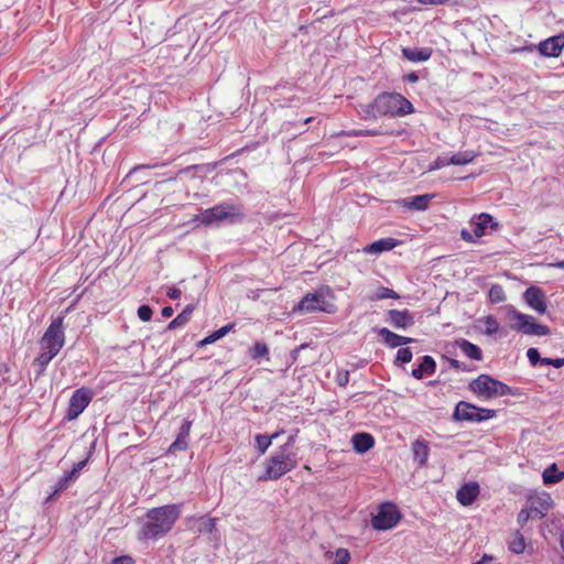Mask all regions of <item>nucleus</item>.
<instances>
[{
  "mask_svg": "<svg viewBox=\"0 0 564 564\" xmlns=\"http://www.w3.org/2000/svg\"><path fill=\"white\" fill-rule=\"evenodd\" d=\"M544 485H554L564 479V471L557 468L555 463L551 464L542 474Z\"/></svg>",
  "mask_w": 564,
  "mask_h": 564,
  "instance_id": "393cba45",
  "label": "nucleus"
},
{
  "mask_svg": "<svg viewBox=\"0 0 564 564\" xmlns=\"http://www.w3.org/2000/svg\"><path fill=\"white\" fill-rule=\"evenodd\" d=\"M542 366H553L562 368L564 366V358H543Z\"/></svg>",
  "mask_w": 564,
  "mask_h": 564,
  "instance_id": "c03bdc74",
  "label": "nucleus"
},
{
  "mask_svg": "<svg viewBox=\"0 0 564 564\" xmlns=\"http://www.w3.org/2000/svg\"><path fill=\"white\" fill-rule=\"evenodd\" d=\"M349 375L348 372H345L343 376H338L337 381L339 386H346L348 383Z\"/></svg>",
  "mask_w": 564,
  "mask_h": 564,
  "instance_id": "4d7b16f0",
  "label": "nucleus"
},
{
  "mask_svg": "<svg viewBox=\"0 0 564 564\" xmlns=\"http://www.w3.org/2000/svg\"><path fill=\"white\" fill-rule=\"evenodd\" d=\"M297 466L296 453L278 449L267 460L264 474L259 476V481L278 480Z\"/></svg>",
  "mask_w": 564,
  "mask_h": 564,
  "instance_id": "7ed1b4c3",
  "label": "nucleus"
},
{
  "mask_svg": "<svg viewBox=\"0 0 564 564\" xmlns=\"http://www.w3.org/2000/svg\"><path fill=\"white\" fill-rule=\"evenodd\" d=\"M564 47V35L551 36L539 44V51L547 57H557Z\"/></svg>",
  "mask_w": 564,
  "mask_h": 564,
  "instance_id": "dca6fc26",
  "label": "nucleus"
},
{
  "mask_svg": "<svg viewBox=\"0 0 564 564\" xmlns=\"http://www.w3.org/2000/svg\"><path fill=\"white\" fill-rule=\"evenodd\" d=\"M413 459L419 466H425L427 463L430 447L429 442L423 438H417L412 444Z\"/></svg>",
  "mask_w": 564,
  "mask_h": 564,
  "instance_id": "aec40b11",
  "label": "nucleus"
},
{
  "mask_svg": "<svg viewBox=\"0 0 564 564\" xmlns=\"http://www.w3.org/2000/svg\"><path fill=\"white\" fill-rule=\"evenodd\" d=\"M436 370V362L431 356H423L417 368L412 370V376L420 380L424 375L431 376Z\"/></svg>",
  "mask_w": 564,
  "mask_h": 564,
  "instance_id": "b1692460",
  "label": "nucleus"
},
{
  "mask_svg": "<svg viewBox=\"0 0 564 564\" xmlns=\"http://www.w3.org/2000/svg\"><path fill=\"white\" fill-rule=\"evenodd\" d=\"M508 316L510 319L516 321V324L512 325V328L525 335L545 336L551 332L546 325L536 323L533 316L518 312L513 307L509 308Z\"/></svg>",
  "mask_w": 564,
  "mask_h": 564,
  "instance_id": "423d86ee",
  "label": "nucleus"
},
{
  "mask_svg": "<svg viewBox=\"0 0 564 564\" xmlns=\"http://www.w3.org/2000/svg\"><path fill=\"white\" fill-rule=\"evenodd\" d=\"M350 554L346 549H338L335 552V561L333 564H348Z\"/></svg>",
  "mask_w": 564,
  "mask_h": 564,
  "instance_id": "ea45409f",
  "label": "nucleus"
},
{
  "mask_svg": "<svg viewBox=\"0 0 564 564\" xmlns=\"http://www.w3.org/2000/svg\"><path fill=\"white\" fill-rule=\"evenodd\" d=\"M560 543H561V547L564 552V532L561 534Z\"/></svg>",
  "mask_w": 564,
  "mask_h": 564,
  "instance_id": "338daca9",
  "label": "nucleus"
},
{
  "mask_svg": "<svg viewBox=\"0 0 564 564\" xmlns=\"http://www.w3.org/2000/svg\"><path fill=\"white\" fill-rule=\"evenodd\" d=\"M378 334L382 338L384 344H387L391 348L400 347V335L384 327L379 329Z\"/></svg>",
  "mask_w": 564,
  "mask_h": 564,
  "instance_id": "c756f323",
  "label": "nucleus"
},
{
  "mask_svg": "<svg viewBox=\"0 0 564 564\" xmlns=\"http://www.w3.org/2000/svg\"><path fill=\"white\" fill-rule=\"evenodd\" d=\"M325 297L322 293H312L304 296L301 302L297 304V310L301 312H315V311H326L325 307Z\"/></svg>",
  "mask_w": 564,
  "mask_h": 564,
  "instance_id": "a211bd4d",
  "label": "nucleus"
},
{
  "mask_svg": "<svg viewBox=\"0 0 564 564\" xmlns=\"http://www.w3.org/2000/svg\"><path fill=\"white\" fill-rule=\"evenodd\" d=\"M419 3L429 6V4H443L447 0H416Z\"/></svg>",
  "mask_w": 564,
  "mask_h": 564,
  "instance_id": "5fc2aeb1",
  "label": "nucleus"
},
{
  "mask_svg": "<svg viewBox=\"0 0 564 564\" xmlns=\"http://www.w3.org/2000/svg\"><path fill=\"white\" fill-rule=\"evenodd\" d=\"M133 563H134V561L131 556L121 555V556L115 557L110 564H133Z\"/></svg>",
  "mask_w": 564,
  "mask_h": 564,
  "instance_id": "8fccbe9b",
  "label": "nucleus"
},
{
  "mask_svg": "<svg viewBox=\"0 0 564 564\" xmlns=\"http://www.w3.org/2000/svg\"><path fill=\"white\" fill-rule=\"evenodd\" d=\"M260 357H265L267 359H269V348H268L267 344L257 341L253 345V348L251 351V358L257 359Z\"/></svg>",
  "mask_w": 564,
  "mask_h": 564,
  "instance_id": "f704fd0d",
  "label": "nucleus"
},
{
  "mask_svg": "<svg viewBox=\"0 0 564 564\" xmlns=\"http://www.w3.org/2000/svg\"><path fill=\"white\" fill-rule=\"evenodd\" d=\"M152 317V310L148 305H143V322L150 321Z\"/></svg>",
  "mask_w": 564,
  "mask_h": 564,
  "instance_id": "6e6d98bb",
  "label": "nucleus"
},
{
  "mask_svg": "<svg viewBox=\"0 0 564 564\" xmlns=\"http://www.w3.org/2000/svg\"><path fill=\"white\" fill-rule=\"evenodd\" d=\"M386 321L397 329H405L414 324V316L408 310H389Z\"/></svg>",
  "mask_w": 564,
  "mask_h": 564,
  "instance_id": "4468645a",
  "label": "nucleus"
},
{
  "mask_svg": "<svg viewBox=\"0 0 564 564\" xmlns=\"http://www.w3.org/2000/svg\"><path fill=\"white\" fill-rule=\"evenodd\" d=\"M406 80L410 83H416L419 80V76L414 72L410 73L409 75H406Z\"/></svg>",
  "mask_w": 564,
  "mask_h": 564,
  "instance_id": "bf43d9fd",
  "label": "nucleus"
},
{
  "mask_svg": "<svg viewBox=\"0 0 564 564\" xmlns=\"http://www.w3.org/2000/svg\"><path fill=\"white\" fill-rule=\"evenodd\" d=\"M492 560H494V557L491 555L484 554L479 561L482 562V564H486L488 562H491Z\"/></svg>",
  "mask_w": 564,
  "mask_h": 564,
  "instance_id": "0e129e2a",
  "label": "nucleus"
},
{
  "mask_svg": "<svg viewBox=\"0 0 564 564\" xmlns=\"http://www.w3.org/2000/svg\"><path fill=\"white\" fill-rule=\"evenodd\" d=\"M527 357L532 366H542L543 358L540 356V352L536 348H529L527 351Z\"/></svg>",
  "mask_w": 564,
  "mask_h": 564,
  "instance_id": "a19ab883",
  "label": "nucleus"
},
{
  "mask_svg": "<svg viewBox=\"0 0 564 564\" xmlns=\"http://www.w3.org/2000/svg\"><path fill=\"white\" fill-rule=\"evenodd\" d=\"M194 311V306L193 305H187L183 311L182 313L186 315V317L189 319L191 316H192V313Z\"/></svg>",
  "mask_w": 564,
  "mask_h": 564,
  "instance_id": "13d9d810",
  "label": "nucleus"
},
{
  "mask_svg": "<svg viewBox=\"0 0 564 564\" xmlns=\"http://www.w3.org/2000/svg\"><path fill=\"white\" fill-rule=\"evenodd\" d=\"M523 301L539 314H544L547 310L546 295L539 286H529L523 293Z\"/></svg>",
  "mask_w": 564,
  "mask_h": 564,
  "instance_id": "ddd939ff",
  "label": "nucleus"
},
{
  "mask_svg": "<svg viewBox=\"0 0 564 564\" xmlns=\"http://www.w3.org/2000/svg\"><path fill=\"white\" fill-rule=\"evenodd\" d=\"M480 488L477 482L463 485L456 492V498L463 506H470L479 496Z\"/></svg>",
  "mask_w": 564,
  "mask_h": 564,
  "instance_id": "6ab92c4d",
  "label": "nucleus"
},
{
  "mask_svg": "<svg viewBox=\"0 0 564 564\" xmlns=\"http://www.w3.org/2000/svg\"><path fill=\"white\" fill-rule=\"evenodd\" d=\"M497 228L498 224L494 221L491 215L482 213L470 220V228L463 229L460 231V237L463 240L468 242H476L479 238L486 235L488 228Z\"/></svg>",
  "mask_w": 564,
  "mask_h": 564,
  "instance_id": "1a4fd4ad",
  "label": "nucleus"
},
{
  "mask_svg": "<svg viewBox=\"0 0 564 564\" xmlns=\"http://www.w3.org/2000/svg\"><path fill=\"white\" fill-rule=\"evenodd\" d=\"M216 529V519H199L197 523L196 531L198 533H212Z\"/></svg>",
  "mask_w": 564,
  "mask_h": 564,
  "instance_id": "72a5a7b5",
  "label": "nucleus"
},
{
  "mask_svg": "<svg viewBox=\"0 0 564 564\" xmlns=\"http://www.w3.org/2000/svg\"><path fill=\"white\" fill-rule=\"evenodd\" d=\"M187 440H188L187 437H182V436L177 435L176 440L171 444L169 452L175 453L178 451L186 449L188 446Z\"/></svg>",
  "mask_w": 564,
  "mask_h": 564,
  "instance_id": "e433bc0d",
  "label": "nucleus"
},
{
  "mask_svg": "<svg viewBox=\"0 0 564 564\" xmlns=\"http://www.w3.org/2000/svg\"><path fill=\"white\" fill-rule=\"evenodd\" d=\"M434 197H435L434 194L416 195V196H411V197H406V198H401V199L397 200L395 204L400 207H404L408 209L423 212L429 208V206Z\"/></svg>",
  "mask_w": 564,
  "mask_h": 564,
  "instance_id": "2eb2a0df",
  "label": "nucleus"
},
{
  "mask_svg": "<svg viewBox=\"0 0 564 564\" xmlns=\"http://www.w3.org/2000/svg\"><path fill=\"white\" fill-rule=\"evenodd\" d=\"M447 360L452 368L457 369V370H463V371H469L467 366L464 365L463 362L458 361L457 359L448 358Z\"/></svg>",
  "mask_w": 564,
  "mask_h": 564,
  "instance_id": "3c124183",
  "label": "nucleus"
},
{
  "mask_svg": "<svg viewBox=\"0 0 564 564\" xmlns=\"http://www.w3.org/2000/svg\"><path fill=\"white\" fill-rule=\"evenodd\" d=\"M468 388L478 398L485 400L511 394L509 386L485 373L471 380Z\"/></svg>",
  "mask_w": 564,
  "mask_h": 564,
  "instance_id": "39448f33",
  "label": "nucleus"
},
{
  "mask_svg": "<svg viewBox=\"0 0 564 564\" xmlns=\"http://www.w3.org/2000/svg\"><path fill=\"white\" fill-rule=\"evenodd\" d=\"M534 517L533 512H531V508L529 507V509H522L520 510V512L518 513V522L523 525L525 524L530 518Z\"/></svg>",
  "mask_w": 564,
  "mask_h": 564,
  "instance_id": "37998d69",
  "label": "nucleus"
},
{
  "mask_svg": "<svg viewBox=\"0 0 564 564\" xmlns=\"http://www.w3.org/2000/svg\"><path fill=\"white\" fill-rule=\"evenodd\" d=\"M447 165H451V163L448 162V159L438 156V158L435 159V161L431 165L430 170H440V169L445 167Z\"/></svg>",
  "mask_w": 564,
  "mask_h": 564,
  "instance_id": "de8ad7c7",
  "label": "nucleus"
},
{
  "mask_svg": "<svg viewBox=\"0 0 564 564\" xmlns=\"http://www.w3.org/2000/svg\"><path fill=\"white\" fill-rule=\"evenodd\" d=\"M482 324L485 326V334L488 336L495 335L499 330V323L492 315H488L482 318Z\"/></svg>",
  "mask_w": 564,
  "mask_h": 564,
  "instance_id": "7c9ffc66",
  "label": "nucleus"
},
{
  "mask_svg": "<svg viewBox=\"0 0 564 564\" xmlns=\"http://www.w3.org/2000/svg\"><path fill=\"white\" fill-rule=\"evenodd\" d=\"M191 427H192V422L188 421V420H184L182 422V425H181V427L178 430V434L177 435H180L182 437H187L188 438Z\"/></svg>",
  "mask_w": 564,
  "mask_h": 564,
  "instance_id": "a18cd8bd",
  "label": "nucleus"
},
{
  "mask_svg": "<svg viewBox=\"0 0 564 564\" xmlns=\"http://www.w3.org/2000/svg\"><path fill=\"white\" fill-rule=\"evenodd\" d=\"M351 442L354 449L359 454L368 452L375 445V438L370 434L364 432L355 434Z\"/></svg>",
  "mask_w": 564,
  "mask_h": 564,
  "instance_id": "4be33fe9",
  "label": "nucleus"
},
{
  "mask_svg": "<svg viewBox=\"0 0 564 564\" xmlns=\"http://www.w3.org/2000/svg\"><path fill=\"white\" fill-rule=\"evenodd\" d=\"M431 47H404L402 55L410 62H425L432 56Z\"/></svg>",
  "mask_w": 564,
  "mask_h": 564,
  "instance_id": "412c9836",
  "label": "nucleus"
},
{
  "mask_svg": "<svg viewBox=\"0 0 564 564\" xmlns=\"http://www.w3.org/2000/svg\"><path fill=\"white\" fill-rule=\"evenodd\" d=\"M488 296L491 303H501L506 300L503 288L499 284H494L489 289Z\"/></svg>",
  "mask_w": 564,
  "mask_h": 564,
  "instance_id": "2f4dec72",
  "label": "nucleus"
},
{
  "mask_svg": "<svg viewBox=\"0 0 564 564\" xmlns=\"http://www.w3.org/2000/svg\"><path fill=\"white\" fill-rule=\"evenodd\" d=\"M529 505L534 517L542 519L552 509L553 500L550 495L543 494L541 496L531 497Z\"/></svg>",
  "mask_w": 564,
  "mask_h": 564,
  "instance_id": "f3484780",
  "label": "nucleus"
},
{
  "mask_svg": "<svg viewBox=\"0 0 564 564\" xmlns=\"http://www.w3.org/2000/svg\"><path fill=\"white\" fill-rule=\"evenodd\" d=\"M551 268L564 269V261H556L549 264Z\"/></svg>",
  "mask_w": 564,
  "mask_h": 564,
  "instance_id": "e2e57ef3",
  "label": "nucleus"
},
{
  "mask_svg": "<svg viewBox=\"0 0 564 564\" xmlns=\"http://www.w3.org/2000/svg\"><path fill=\"white\" fill-rule=\"evenodd\" d=\"M57 356V352H54V351H51V350H47V349H41L40 354L37 355V357L35 358L34 360V364L35 366H37V375H42L48 364L53 360L54 357Z\"/></svg>",
  "mask_w": 564,
  "mask_h": 564,
  "instance_id": "bb28decb",
  "label": "nucleus"
},
{
  "mask_svg": "<svg viewBox=\"0 0 564 564\" xmlns=\"http://www.w3.org/2000/svg\"><path fill=\"white\" fill-rule=\"evenodd\" d=\"M88 462V458H85L76 464H74L73 468L70 470L65 471L56 481V484L53 487V491L47 497V501L54 500L56 496L62 494L64 490H66L70 482L76 480L79 476V473L82 469L86 466Z\"/></svg>",
  "mask_w": 564,
  "mask_h": 564,
  "instance_id": "f8f14e48",
  "label": "nucleus"
},
{
  "mask_svg": "<svg viewBox=\"0 0 564 564\" xmlns=\"http://www.w3.org/2000/svg\"><path fill=\"white\" fill-rule=\"evenodd\" d=\"M509 549L516 554H521L525 550V541L521 533L517 532L513 540L509 543Z\"/></svg>",
  "mask_w": 564,
  "mask_h": 564,
  "instance_id": "473e14b6",
  "label": "nucleus"
},
{
  "mask_svg": "<svg viewBox=\"0 0 564 564\" xmlns=\"http://www.w3.org/2000/svg\"><path fill=\"white\" fill-rule=\"evenodd\" d=\"M65 344L64 316L54 318L44 332L40 345L41 349L59 352Z\"/></svg>",
  "mask_w": 564,
  "mask_h": 564,
  "instance_id": "0eeeda50",
  "label": "nucleus"
},
{
  "mask_svg": "<svg viewBox=\"0 0 564 564\" xmlns=\"http://www.w3.org/2000/svg\"><path fill=\"white\" fill-rule=\"evenodd\" d=\"M90 401L91 392L89 389L80 388L75 390L69 399L66 417L68 420L76 419L80 413L84 412Z\"/></svg>",
  "mask_w": 564,
  "mask_h": 564,
  "instance_id": "9b49d317",
  "label": "nucleus"
},
{
  "mask_svg": "<svg viewBox=\"0 0 564 564\" xmlns=\"http://www.w3.org/2000/svg\"><path fill=\"white\" fill-rule=\"evenodd\" d=\"M181 290L180 289H176V288H172L167 291V296L173 299V300H177L181 297Z\"/></svg>",
  "mask_w": 564,
  "mask_h": 564,
  "instance_id": "864d4df0",
  "label": "nucleus"
},
{
  "mask_svg": "<svg viewBox=\"0 0 564 564\" xmlns=\"http://www.w3.org/2000/svg\"><path fill=\"white\" fill-rule=\"evenodd\" d=\"M395 240L392 238L377 240L364 248L366 253H380L382 251L391 250L395 247Z\"/></svg>",
  "mask_w": 564,
  "mask_h": 564,
  "instance_id": "a878e982",
  "label": "nucleus"
},
{
  "mask_svg": "<svg viewBox=\"0 0 564 564\" xmlns=\"http://www.w3.org/2000/svg\"><path fill=\"white\" fill-rule=\"evenodd\" d=\"M256 442L260 454H264L272 444V437L259 434L256 436Z\"/></svg>",
  "mask_w": 564,
  "mask_h": 564,
  "instance_id": "c9c22d12",
  "label": "nucleus"
},
{
  "mask_svg": "<svg viewBox=\"0 0 564 564\" xmlns=\"http://www.w3.org/2000/svg\"><path fill=\"white\" fill-rule=\"evenodd\" d=\"M497 412L491 409L478 408L469 402L459 401L454 410V421L484 422L495 417Z\"/></svg>",
  "mask_w": 564,
  "mask_h": 564,
  "instance_id": "6e6552de",
  "label": "nucleus"
},
{
  "mask_svg": "<svg viewBox=\"0 0 564 564\" xmlns=\"http://www.w3.org/2000/svg\"><path fill=\"white\" fill-rule=\"evenodd\" d=\"M414 111L412 104L402 95L397 93L380 94L366 110L369 117H402Z\"/></svg>",
  "mask_w": 564,
  "mask_h": 564,
  "instance_id": "f03ea898",
  "label": "nucleus"
},
{
  "mask_svg": "<svg viewBox=\"0 0 564 564\" xmlns=\"http://www.w3.org/2000/svg\"><path fill=\"white\" fill-rule=\"evenodd\" d=\"M455 345L460 349V351L468 358L473 360H481L482 359V351L481 349L468 341L467 339L460 338L455 341Z\"/></svg>",
  "mask_w": 564,
  "mask_h": 564,
  "instance_id": "5701e85b",
  "label": "nucleus"
},
{
  "mask_svg": "<svg viewBox=\"0 0 564 564\" xmlns=\"http://www.w3.org/2000/svg\"><path fill=\"white\" fill-rule=\"evenodd\" d=\"M181 513V505H167L154 508L147 513L143 539H156L167 533Z\"/></svg>",
  "mask_w": 564,
  "mask_h": 564,
  "instance_id": "f257e3e1",
  "label": "nucleus"
},
{
  "mask_svg": "<svg viewBox=\"0 0 564 564\" xmlns=\"http://www.w3.org/2000/svg\"><path fill=\"white\" fill-rule=\"evenodd\" d=\"M400 339H401L400 340V346H403V345H406V344H410V343L414 341L413 338L401 336V335H400Z\"/></svg>",
  "mask_w": 564,
  "mask_h": 564,
  "instance_id": "052dcab7",
  "label": "nucleus"
},
{
  "mask_svg": "<svg viewBox=\"0 0 564 564\" xmlns=\"http://www.w3.org/2000/svg\"><path fill=\"white\" fill-rule=\"evenodd\" d=\"M234 327H235L234 324H227V325L220 327L219 329L213 332L212 334H209L204 339H202L198 343V345L200 347H203V346L213 344V343L217 341L218 339L223 338L224 336H226Z\"/></svg>",
  "mask_w": 564,
  "mask_h": 564,
  "instance_id": "cd10ccee",
  "label": "nucleus"
},
{
  "mask_svg": "<svg viewBox=\"0 0 564 564\" xmlns=\"http://www.w3.org/2000/svg\"><path fill=\"white\" fill-rule=\"evenodd\" d=\"M10 368L7 364L0 365V388L7 383L10 382L9 378L6 377V375L9 372Z\"/></svg>",
  "mask_w": 564,
  "mask_h": 564,
  "instance_id": "09e8293b",
  "label": "nucleus"
},
{
  "mask_svg": "<svg viewBox=\"0 0 564 564\" xmlns=\"http://www.w3.org/2000/svg\"><path fill=\"white\" fill-rule=\"evenodd\" d=\"M400 512L392 503H383L378 513L372 518L371 524L377 530H389L397 525Z\"/></svg>",
  "mask_w": 564,
  "mask_h": 564,
  "instance_id": "9d476101",
  "label": "nucleus"
},
{
  "mask_svg": "<svg viewBox=\"0 0 564 564\" xmlns=\"http://www.w3.org/2000/svg\"><path fill=\"white\" fill-rule=\"evenodd\" d=\"M281 434H283V431L275 432L270 437H272V441H273V440L278 438Z\"/></svg>",
  "mask_w": 564,
  "mask_h": 564,
  "instance_id": "69168bd1",
  "label": "nucleus"
},
{
  "mask_svg": "<svg viewBox=\"0 0 564 564\" xmlns=\"http://www.w3.org/2000/svg\"><path fill=\"white\" fill-rule=\"evenodd\" d=\"M243 217L245 215L240 206L223 203L204 209L194 217V220L198 221L200 225L210 226L221 221L236 223Z\"/></svg>",
  "mask_w": 564,
  "mask_h": 564,
  "instance_id": "20e7f679",
  "label": "nucleus"
},
{
  "mask_svg": "<svg viewBox=\"0 0 564 564\" xmlns=\"http://www.w3.org/2000/svg\"><path fill=\"white\" fill-rule=\"evenodd\" d=\"M294 442H295V438H294V436L291 435V436H289L285 444L282 445L281 447H279V449H285V452H293L292 448H293Z\"/></svg>",
  "mask_w": 564,
  "mask_h": 564,
  "instance_id": "603ef678",
  "label": "nucleus"
},
{
  "mask_svg": "<svg viewBox=\"0 0 564 564\" xmlns=\"http://www.w3.org/2000/svg\"><path fill=\"white\" fill-rule=\"evenodd\" d=\"M399 294L395 293L393 290L391 289H388V288H379L377 290V293H376V296L375 299L376 300H383V299H399Z\"/></svg>",
  "mask_w": 564,
  "mask_h": 564,
  "instance_id": "4c0bfd02",
  "label": "nucleus"
},
{
  "mask_svg": "<svg viewBox=\"0 0 564 564\" xmlns=\"http://www.w3.org/2000/svg\"><path fill=\"white\" fill-rule=\"evenodd\" d=\"M476 158V153L474 151H463L453 154L451 158H448V162L452 165H466L474 161Z\"/></svg>",
  "mask_w": 564,
  "mask_h": 564,
  "instance_id": "c85d7f7f",
  "label": "nucleus"
},
{
  "mask_svg": "<svg viewBox=\"0 0 564 564\" xmlns=\"http://www.w3.org/2000/svg\"><path fill=\"white\" fill-rule=\"evenodd\" d=\"M379 134L380 132L377 130H354L352 132L349 133V135L352 137H373Z\"/></svg>",
  "mask_w": 564,
  "mask_h": 564,
  "instance_id": "49530a36",
  "label": "nucleus"
},
{
  "mask_svg": "<svg viewBox=\"0 0 564 564\" xmlns=\"http://www.w3.org/2000/svg\"><path fill=\"white\" fill-rule=\"evenodd\" d=\"M189 319L185 314L180 313L167 326L169 329H174L178 326L185 325Z\"/></svg>",
  "mask_w": 564,
  "mask_h": 564,
  "instance_id": "79ce46f5",
  "label": "nucleus"
},
{
  "mask_svg": "<svg viewBox=\"0 0 564 564\" xmlns=\"http://www.w3.org/2000/svg\"><path fill=\"white\" fill-rule=\"evenodd\" d=\"M412 356L410 348H400L397 352L395 362L408 364L412 360Z\"/></svg>",
  "mask_w": 564,
  "mask_h": 564,
  "instance_id": "58836bf2",
  "label": "nucleus"
},
{
  "mask_svg": "<svg viewBox=\"0 0 564 564\" xmlns=\"http://www.w3.org/2000/svg\"><path fill=\"white\" fill-rule=\"evenodd\" d=\"M141 313H142V310H141V304H140L137 308V315L139 318H141Z\"/></svg>",
  "mask_w": 564,
  "mask_h": 564,
  "instance_id": "774afa93",
  "label": "nucleus"
},
{
  "mask_svg": "<svg viewBox=\"0 0 564 564\" xmlns=\"http://www.w3.org/2000/svg\"><path fill=\"white\" fill-rule=\"evenodd\" d=\"M173 314V308L171 306H166L162 310V315L165 317H170Z\"/></svg>",
  "mask_w": 564,
  "mask_h": 564,
  "instance_id": "680f3d73",
  "label": "nucleus"
}]
</instances>
